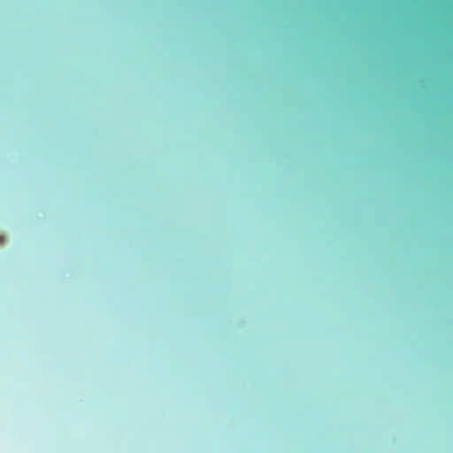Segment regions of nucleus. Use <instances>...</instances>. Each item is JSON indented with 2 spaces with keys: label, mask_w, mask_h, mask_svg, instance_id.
I'll use <instances>...</instances> for the list:
<instances>
[{
  "label": "nucleus",
  "mask_w": 453,
  "mask_h": 453,
  "mask_svg": "<svg viewBox=\"0 0 453 453\" xmlns=\"http://www.w3.org/2000/svg\"><path fill=\"white\" fill-rule=\"evenodd\" d=\"M2 242H3V238H2V237H0V243H1Z\"/></svg>",
  "instance_id": "obj_1"
}]
</instances>
